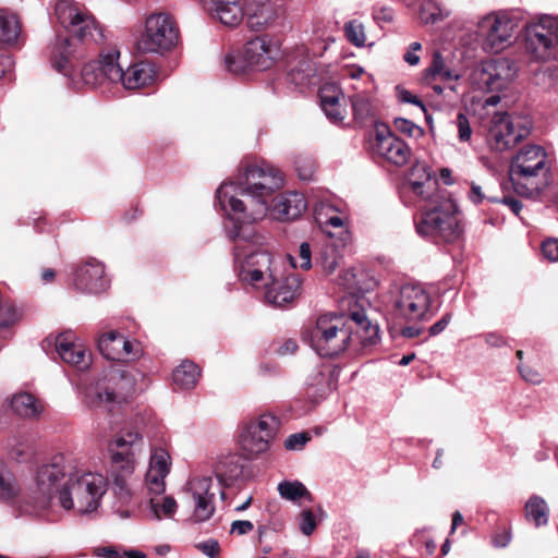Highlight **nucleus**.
Here are the masks:
<instances>
[{"instance_id":"obj_42","label":"nucleus","mask_w":558,"mask_h":558,"mask_svg":"<svg viewBox=\"0 0 558 558\" xmlns=\"http://www.w3.org/2000/svg\"><path fill=\"white\" fill-rule=\"evenodd\" d=\"M522 150H519L513 158L509 170V181L505 184V190L512 189L518 195L523 194V165L520 163Z\"/></svg>"},{"instance_id":"obj_32","label":"nucleus","mask_w":558,"mask_h":558,"mask_svg":"<svg viewBox=\"0 0 558 558\" xmlns=\"http://www.w3.org/2000/svg\"><path fill=\"white\" fill-rule=\"evenodd\" d=\"M11 409L20 417L36 420L43 414L45 404L35 395L26 391H20L13 395L11 399Z\"/></svg>"},{"instance_id":"obj_12","label":"nucleus","mask_w":558,"mask_h":558,"mask_svg":"<svg viewBox=\"0 0 558 558\" xmlns=\"http://www.w3.org/2000/svg\"><path fill=\"white\" fill-rule=\"evenodd\" d=\"M279 428L280 420L272 413H263L248 418L242 424L239 435L241 449L247 458H258L270 449Z\"/></svg>"},{"instance_id":"obj_26","label":"nucleus","mask_w":558,"mask_h":558,"mask_svg":"<svg viewBox=\"0 0 558 558\" xmlns=\"http://www.w3.org/2000/svg\"><path fill=\"white\" fill-rule=\"evenodd\" d=\"M56 351L63 362L78 369H85L90 365V353L82 344L75 342V335L71 331L57 337Z\"/></svg>"},{"instance_id":"obj_29","label":"nucleus","mask_w":558,"mask_h":558,"mask_svg":"<svg viewBox=\"0 0 558 558\" xmlns=\"http://www.w3.org/2000/svg\"><path fill=\"white\" fill-rule=\"evenodd\" d=\"M121 78L119 83L126 89H138L155 83L157 71L154 64L149 62H137L130 65L125 71L121 69Z\"/></svg>"},{"instance_id":"obj_1","label":"nucleus","mask_w":558,"mask_h":558,"mask_svg":"<svg viewBox=\"0 0 558 558\" xmlns=\"http://www.w3.org/2000/svg\"><path fill=\"white\" fill-rule=\"evenodd\" d=\"M283 186V175L276 167L263 163L250 166L238 182H225L217 190V201L227 215L225 230L234 243V263L239 279L265 290L267 303L280 307L300 293L301 280L294 275H281V263L267 251L246 253L248 246L262 245L264 238L254 223L263 219L276 191Z\"/></svg>"},{"instance_id":"obj_3","label":"nucleus","mask_w":558,"mask_h":558,"mask_svg":"<svg viewBox=\"0 0 558 558\" xmlns=\"http://www.w3.org/2000/svg\"><path fill=\"white\" fill-rule=\"evenodd\" d=\"M76 475V459L70 453H57L39 465L34 482L27 487L20 501L21 511L38 513L47 509L53 497L59 499V492Z\"/></svg>"},{"instance_id":"obj_43","label":"nucleus","mask_w":558,"mask_h":558,"mask_svg":"<svg viewBox=\"0 0 558 558\" xmlns=\"http://www.w3.org/2000/svg\"><path fill=\"white\" fill-rule=\"evenodd\" d=\"M149 507L155 519L160 520L162 515L171 517L177 511V501L171 496H165L160 500L150 498Z\"/></svg>"},{"instance_id":"obj_37","label":"nucleus","mask_w":558,"mask_h":558,"mask_svg":"<svg viewBox=\"0 0 558 558\" xmlns=\"http://www.w3.org/2000/svg\"><path fill=\"white\" fill-rule=\"evenodd\" d=\"M278 493L282 499L298 502L301 498L312 501L313 497L305 485L300 481H282L278 484Z\"/></svg>"},{"instance_id":"obj_13","label":"nucleus","mask_w":558,"mask_h":558,"mask_svg":"<svg viewBox=\"0 0 558 558\" xmlns=\"http://www.w3.org/2000/svg\"><path fill=\"white\" fill-rule=\"evenodd\" d=\"M553 182V161L545 148L525 144V199L543 201Z\"/></svg>"},{"instance_id":"obj_28","label":"nucleus","mask_w":558,"mask_h":558,"mask_svg":"<svg viewBox=\"0 0 558 558\" xmlns=\"http://www.w3.org/2000/svg\"><path fill=\"white\" fill-rule=\"evenodd\" d=\"M499 63L486 60L475 63L469 74V82L474 89L493 90L500 87Z\"/></svg>"},{"instance_id":"obj_20","label":"nucleus","mask_w":558,"mask_h":558,"mask_svg":"<svg viewBox=\"0 0 558 558\" xmlns=\"http://www.w3.org/2000/svg\"><path fill=\"white\" fill-rule=\"evenodd\" d=\"M347 327L351 329V344L355 350H366L378 344L380 330L364 311H354L347 317Z\"/></svg>"},{"instance_id":"obj_34","label":"nucleus","mask_w":558,"mask_h":558,"mask_svg":"<svg viewBox=\"0 0 558 558\" xmlns=\"http://www.w3.org/2000/svg\"><path fill=\"white\" fill-rule=\"evenodd\" d=\"M343 99L341 90L333 85L324 86L320 89V106L328 120L332 123L342 122L344 109L340 101Z\"/></svg>"},{"instance_id":"obj_40","label":"nucleus","mask_w":558,"mask_h":558,"mask_svg":"<svg viewBox=\"0 0 558 558\" xmlns=\"http://www.w3.org/2000/svg\"><path fill=\"white\" fill-rule=\"evenodd\" d=\"M20 35V24L15 15H0V41L11 44Z\"/></svg>"},{"instance_id":"obj_47","label":"nucleus","mask_w":558,"mask_h":558,"mask_svg":"<svg viewBox=\"0 0 558 558\" xmlns=\"http://www.w3.org/2000/svg\"><path fill=\"white\" fill-rule=\"evenodd\" d=\"M318 262L326 272H332L339 264V255L336 247L331 244L324 245L320 248Z\"/></svg>"},{"instance_id":"obj_31","label":"nucleus","mask_w":558,"mask_h":558,"mask_svg":"<svg viewBox=\"0 0 558 558\" xmlns=\"http://www.w3.org/2000/svg\"><path fill=\"white\" fill-rule=\"evenodd\" d=\"M314 218L324 231L330 233L328 228H342L347 217L338 204L320 199L314 205Z\"/></svg>"},{"instance_id":"obj_17","label":"nucleus","mask_w":558,"mask_h":558,"mask_svg":"<svg viewBox=\"0 0 558 558\" xmlns=\"http://www.w3.org/2000/svg\"><path fill=\"white\" fill-rule=\"evenodd\" d=\"M216 485L210 476L193 477L184 492L193 507L191 519L195 523L209 520L215 512Z\"/></svg>"},{"instance_id":"obj_30","label":"nucleus","mask_w":558,"mask_h":558,"mask_svg":"<svg viewBox=\"0 0 558 558\" xmlns=\"http://www.w3.org/2000/svg\"><path fill=\"white\" fill-rule=\"evenodd\" d=\"M243 51L253 69L266 70L274 64V49L265 37H255L247 41Z\"/></svg>"},{"instance_id":"obj_60","label":"nucleus","mask_w":558,"mask_h":558,"mask_svg":"<svg viewBox=\"0 0 558 558\" xmlns=\"http://www.w3.org/2000/svg\"><path fill=\"white\" fill-rule=\"evenodd\" d=\"M373 17L377 23H391L395 12L390 7H379L374 10Z\"/></svg>"},{"instance_id":"obj_52","label":"nucleus","mask_w":558,"mask_h":558,"mask_svg":"<svg viewBox=\"0 0 558 558\" xmlns=\"http://www.w3.org/2000/svg\"><path fill=\"white\" fill-rule=\"evenodd\" d=\"M311 440V436L306 432L295 433L287 437L284 448L289 451H300Z\"/></svg>"},{"instance_id":"obj_2","label":"nucleus","mask_w":558,"mask_h":558,"mask_svg":"<svg viewBox=\"0 0 558 558\" xmlns=\"http://www.w3.org/2000/svg\"><path fill=\"white\" fill-rule=\"evenodd\" d=\"M56 16L75 38H56L50 49L51 66L78 85L80 82L73 77L75 64L84 57L86 46L104 41V29L83 4L71 0H61L56 4Z\"/></svg>"},{"instance_id":"obj_63","label":"nucleus","mask_w":558,"mask_h":558,"mask_svg":"<svg viewBox=\"0 0 558 558\" xmlns=\"http://www.w3.org/2000/svg\"><path fill=\"white\" fill-rule=\"evenodd\" d=\"M399 98L403 102L416 105L421 107L423 110H425L423 101L416 95H413L411 92L407 89L400 90Z\"/></svg>"},{"instance_id":"obj_41","label":"nucleus","mask_w":558,"mask_h":558,"mask_svg":"<svg viewBox=\"0 0 558 558\" xmlns=\"http://www.w3.org/2000/svg\"><path fill=\"white\" fill-rule=\"evenodd\" d=\"M354 119L361 123L374 117V107L366 95L357 94L351 98Z\"/></svg>"},{"instance_id":"obj_44","label":"nucleus","mask_w":558,"mask_h":558,"mask_svg":"<svg viewBox=\"0 0 558 558\" xmlns=\"http://www.w3.org/2000/svg\"><path fill=\"white\" fill-rule=\"evenodd\" d=\"M343 31L347 39L355 47H364L366 43L365 28L362 22L357 20L349 21L344 24Z\"/></svg>"},{"instance_id":"obj_8","label":"nucleus","mask_w":558,"mask_h":558,"mask_svg":"<svg viewBox=\"0 0 558 558\" xmlns=\"http://www.w3.org/2000/svg\"><path fill=\"white\" fill-rule=\"evenodd\" d=\"M107 490L106 478L101 474L84 473L76 475L59 492V504L65 510H75L77 513H92L99 507L100 499Z\"/></svg>"},{"instance_id":"obj_51","label":"nucleus","mask_w":558,"mask_h":558,"mask_svg":"<svg viewBox=\"0 0 558 558\" xmlns=\"http://www.w3.org/2000/svg\"><path fill=\"white\" fill-rule=\"evenodd\" d=\"M317 526V520L311 509H304L299 515V527L303 535L310 536Z\"/></svg>"},{"instance_id":"obj_46","label":"nucleus","mask_w":558,"mask_h":558,"mask_svg":"<svg viewBox=\"0 0 558 558\" xmlns=\"http://www.w3.org/2000/svg\"><path fill=\"white\" fill-rule=\"evenodd\" d=\"M295 171L303 181H310L314 178L316 171L315 160L307 155H300L294 160Z\"/></svg>"},{"instance_id":"obj_21","label":"nucleus","mask_w":558,"mask_h":558,"mask_svg":"<svg viewBox=\"0 0 558 558\" xmlns=\"http://www.w3.org/2000/svg\"><path fill=\"white\" fill-rule=\"evenodd\" d=\"M523 138L521 129H517L507 112H498L492 119L488 130L490 146L498 151L513 148Z\"/></svg>"},{"instance_id":"obj_49","label":"nucleus","mask_w":558,"mask_h":558,"mask_svg":"<svg viewBox=\"0 0 558 558\" xmlns=\"http://www.w3.org/2000/svg\"><path fill=\"white\" fill-rule=\"evenodd\" d=\"M535 82L545 88L558 87V66L548 65L543 71H539L535 75Z\"/></svg>"},{"instance_id":"obj_27","label":"nucleus","mask_w":558,"mask_h":558,"mask_svg":"<svg viewBox=\"0 0 558 558\" xmlns=\"http://www.w3.org/2000/svg\"><path fill=\"white\" fill-rule=\"evenodd\" d=\"M204 10L226 26H236L243 20L240 0H203Z\"/></svg>"},{"instance_id":"obj_5","label":"nucleus","mask_w":558,"mask_h":558,"mask_svg":"<svg viewBox=\"0 0 558 558\" xmlns=\"http://www.w3.org/2000/svg\"><path fill=\"white\" fill-rule=\"evenodd\" d=\"M143 437L134 430L116 435L108 445L110 454L113 490L122 500L131 497L130 478L135 470V457L143 449Z\"/></svg>"},{"instance_id":"obj_64","label":"nucleus","mask_w":558,"mask_h":558,"mask_svg":"<svg viewBox=\"0 0 558 558\" xmlns=\"http://www.w3.org/2000/svg\"><path fill=\"white\" fill-rule=\"evenodd\" d=\"M493 545L495 547H506L509 542H510V534L508 531H502L500 533H496L494 536H493Z\"/></svg>"},{"instance_id":"obj_58","label":"nucleus","mask_w":558,"mask_h":558,"mask_svg":"<svg viewBox=\"0 0 558 558\" xmlns=\"http://www.w3.org/2000/svg\"><path fill=\"white\" fill-rule=\"evenodd\" d=\"M204 555L209 558H217L219 554V543L216 539H208L196 545Z\"/></svg>"},{"instance_id":"obj_19","label":"nucleus","mask_w":558,"mask_h":558,"mask_svg":"<svg viewBox=\"0 0 558 558\" xmlns=\"http://www.w3.org/2000/svg\"><path fill=\"white\" fill-rule=\"evenodd\" d=\"M372 149L378 157L398 167L404 166L412 155L408 144L385 125L376 128Z\"/></svg>"},{"instance_id":"obj_15","label":"nucleus","mask_w":558,"mask_h":558,"mask_svg":"<svg viewBox=\"0 0 558 558\" xmlns=\"http://www.w3.org/2000/svg\"><path fill=\"white\" fill-rule=\"evenodd\" d=\"M515 23L506 13H489L477 24V35L482 48L489 53H498L512 44Z\"/></svg>"},{"instance_id":"obj_35","label":"nucleus","mask_w":558,"mask_h":558,"mask_svg":"<svg viewBox=\"0 0 558 558\" xmlns=\"http://www.w3.org/2000/svg\"><path fill=\"white\" fill-rule=\"evenodd\" d=\"M550 509L546 500L539 496H531L525 502V520L536 529L546 526L549 521Z\"/></svg>"},{"instance_id":"obj_18","label":"nucleus","mask_w":558,"mask_h":558,"mask_svg":"<svg viewBox=\"0 0 558 558\" xmlns=\"http://www.w3.org/2000/svg\"><path fill=\"white\" fill-rule=\"evenodd\" d=\"M98 349L107 359L121 362H134L143 355L142 344L126 339L117 330L104 332L98 338Z\"/></svg>"},{"instance_id":"obj_7","label":"nucleus","mask_w":558,"mask_h":558,"mask_svg":"<svg viewBox=\"0 0 558 558\" xmlns=\"http://www.w3.org/2000/svg\"><path fill=\"white\" fill-rule=\"evenodd\" d=\"M304 339L318 355L332 357L350 347L351 329L343 315L324 314L304 333Z\"/></svg>"},{"instance_id":"obj_22","label":"nucleus","mask_w":558,"mask_h":558,"mask_svg":"<svg viewBox=\"0 0 558 558\" xmlns=\"http://www.w3.org/2000/svg\"><path fill=\"white\" fill-rule=\"evenodd\" d=\"M75 287L86 293L98 294L109 286V279L105 274V266L95 258L87 259L78 266L74 274Z\"/></svg>"},{"instance_id":"obj_59","label":"nucleus","mask_w":558,"mask_h":558,"mask_svg":"<svg viewBox=\"0 0 558 558\" xmlns=\"http://www.w3.org/2000/svg\"><path fill=\"white\" fill-rule=\"evenodd\" d=\"M311 256H312V252H311L310 244L306 242L302 243L299 247V259H300L299 266L302 269L307 270L312 267Z\"/></svg>"},{"instance_id":"obj_14","label":"nucleus","mask_w":558,"mask_h":558,"mask_svg":"<svg viewBox=\"0 0 558 558\" xmlns=\"http://www.w3.org/2000/svg\"><path fill=\"white\" fill-rule=\"evenodd\" d=\"M390 304L395 318L416 322L430 313L432 299L422 286L408 283L391 292Z\"/></svg>"},{"instance_id":"obj_54","label":"nucleus","mask_w":558,"mask_h":558,"mask_svg":"<svg viewBox=\"0 0 558 558\" xmlns=\"http://www.w3.org/2000/svg\"><path fill=\"white\" fill-rule=\"evenodd\" d=\"M542 253L549 262H558V239H547L542 244Z\"/></svg>"},{"instance_id":"obj_38","label":"nucleus","mask_w":558,"mask_h":558,"mask_svg":"<svg viewBox=\"0 0 558 558\" xmlns=\"http://www.w3.org/2000/svg\"><path fill=\"white\" fill-rule=\"evenodd\" d=\"M21 494V487L14 474L5 468L0 469V501L11 502Z\"/></svg>"},{"instance_id":"obj_56","label":"nucleus","mask_w":558,"mask_h":558,"mask_svg":"<svg viewBox=\"0 0 558 558\" xmlns=\"http://www.w3.org/2000/svg\"><path fill=\"white\" fill-rule=\"evenodd\" d=\"M395 125L398 131H400L401 133L408 134L409 136H414L416 134L422 133L421 128H418L413 122H411L407 119H402V118L396 119Z\"/></svg>"},{"instance_id":"obj_50","label":"nucleus","mask_w":558,"mask_h":558,"mask_svg":"<svg viewBox=\"0 0 558 558\" xmlns=\"http://www.w3.org/2000/svg\"><path fill=\"white\" fill-rule=\"evenodd\" d=\"M167 475L168 474L148 470L146 473L147 490L156 496L163 494L166 489L165 478Z\"/></svg>"},{"instance_id":"obj_23","label":"nucleus","mask_w":558,"mask_h":558,"mask_svg":"<svg viewBox=\"0 0 558 558\" xmlns=\"http://www.w3.org/2000/svg\"><path fill=\"white\" fill-rule=\"evenodd\" d=\"M243 19L250 29L262 32L276 24L279 8L270 0H246L243 5Z\"/></svg>"},{"instance_id":"obj_10","label":"nucleus","mask_w":558,"mask_h":558,"mask_svg":"<svg viewBox=\"0 0 558 558\" xmlns=\"http://www.w3.org/2000/svg\"><path fill=\"white\" fill-rule=\"evenodd\" d=\"M525 58L558 61V16L543 14L525 24Z\"/></svg>"},{"instance_id":"obj_53","label":"nucleus","mask_w":558,"mask_h":558,"mask_svg":"<svg viewBox=\"0 0 558 558\" xmlns=\"http://www.w3.org/2000/svg\"><path fill=\"white\" fill-rule=\"evenodd\" d=\"M458 136L461 142H469L472 136V128L469 119L462 112L457 116Z\"/></svg>"},{"instance_id":"obj_24","label":"nucleus","mask_w":558,"mask_h":558,"mask_svg":"<svg viewBox=\"0 0 558 558\" xmlns=\"http://www.w3.org/2000/svg\"><path fill=\"white\" fill-rule=\"evenodd\" d=\"M411 191L428 203V208L438 205L440 198H448L445 190L438 189V183L432 178V173L425 166L416 165L411 170Z\"/></svg>"},{"instance_id":"obj_39","label":"nucleus","mask_w":558,"mask_h":558,"mask_svg":"<svg viewBox=\"0 0 558 558\" xmlns=\"http://www.w3.org/2000/svg\"><path fill=\"white\" fill-rule=\"evenodd\" d=\"M22 307L15 305L10 300L0 301V328H9L23 319Z\"/></svg>"},{"instance_id":"obj_33","label":"nucleus","mask_w":558,"mask_h":558,"mask_svg":"<svg viewBox=\"0 0 558 558\" xmlns=\"http://www.w3.org/2000/svg\"><path fill=\"white\" fill-rule=\"evenodd\" d=\"M307 204L303 194L290 192L280 197L274 207L275 215L280 220H293L299 218L305 210Z\"/></svg>"},{"instance_id":"obj_36","label":"nucleus","mask_w":558,"mask_h":558,"mask_svg":"<svg viewBox=\"0 0 558 558\" xmlns=\"http://www.w3.org/2000/svg\"><path fill=\"white\" fill-rule=\"evenodd\" d=\"M201 375V371L196 364L191 361H183L172 374L174 385L181 389L193 388Z\"/></svg>"},{"instance_id":"obj_62","label":"nucleus","mask_w":558,"mask_h":558,"mask_svg":"<svg viewBox=\"0 0 558 558\" xmlns=\"http://www.w3.org/2000/svg\"><path fill=\"white\" fill-rule=\"evenodd\" d=\"M451 320V314L447 313L441 319L429 327V335L437 336L446 329Z\"/></svg>"},{"instance_id":"obj_61","label":"nucleus","mask_w":558,"mask_h":558,"mask_svg":"<svg viewBox=\"0 0 558 558\" xmlns=\"http://www.w3.org/2000/svg\"><path fill=\"white\" fill-rule=\"evenodd\" d=\"M254 530V524L248 520H238L232 522L230 532L236 535H245Z\"/></svg>"},{"instance_id":"obj_45","label":"nucleus","mask_w":558,"mask_h":558,"mask_svg":"<svg viewBox=\"0 0 558 558\" xmlns=\"http://www.w3.org/2000/svg\"><path fill=\"white\" fill-rule=\"evenodd\" d=\"M243 52H231L226 56L225 62L229 72L234 74H244L247 70L253 69Z\"/></svg>"},{"instance_id":"obj_6","label":"nucleus","mask_w":558,"mask_h":558,"mask_svg":"<svg viewBox=\"0 0 558 558\" xmlns=\"http://www.w3.org/2000/svg\"><path fill=\"white\" fill-rule=\"evenodd\" d=\"M415 230L422 238L448 243L457 241L463 230L456 202L450 197L440 198L438 205L424 208L415 220Z\"/></svg>"},{"instance_id":"obj_4","label":"nucleus","mask_w":558,"mask_h":558,"mask_svg":"<svg viewBox=\"0 0 558 558\" xmlns=\"http://www.w3.org/2000/svg\"><path fill=\"white\" fill-rule=\"evenodd\" d=\"M143 437L134 430L116 435L108 445L110 454L113 490L122 500L131 497L130 478L135 470V457L143 449Z\"/></svg>"},{"instance_id":"obj_25","label":"nucleus","mask_w":558,"mask_h":558,"mask_svg":"<svg viewBox=\"0 0 558 558\" xmlns=\"http://www.w3.org/2000/svg\"><path fill=\"white\" fill-rule=\"evenodd\" d=\"M462 68L456 60L454 53L442 54L439 51L433 53L432 62L425 70L424 80L427 83L433 81H459L462 77Z\"/></svg>"},{"instance_id":"obj_48","label":"nucleus","mask_w":558,"mask_h":558,"mask_svg":"<svg viewBox=\"0 0 558 558\" xmlns=\"http://www.w3.org/2000/svg\"><path fill=\"white\" fill-rule=\"evenodd\" d=\"M170 464L171 462L169 453L162 448H156L150 456L148 470L169 474Z\"/></svg>"},{"instance_id":"obj_11","label":"nucleus","mask_w":558,"mask_h":558,"mask_svg":"<svg viewBox=\"0 0 558 558\" xmlns=\"http://www.w3.org/2000/svg\"><path fill=\"white\" fill-rule=\"evenodd\" d=\"M140 377L142 378L143 374L138 371L111 369L88 395V402L93 407L112 411L114 404L126 402L135 392Z\"/></svg>"},{"instance_id":"obj_55","label":"nucleus","mask_w":558,"mask_h":558,"mask_svg":"<svg viewBox=\"0 0 558 558\" xmlns=\"http://www.w3.org/2000/svg\"><path fill=\"white\" fill-rule=\"evenodd\" d=\"M9 456L16 462H22L27 457V446L23 442L14 440V444L8 445Z\"/></svg>"},{"instance_id":"obj_9","label":"nucleus","mask_w":558,"mask_h":558,"mask_svg":"<svg viewBox=\"0 0 558 558\" xmlns=\"http://www.w3.org/2000/svg\"><path fill=\"white\" fill-rule=\"evenodd\" d=\"M179 41L180 28L173 15L158 11L145 17L137 46L145 53L165 54L172 51Z\"/></svg>"},{"instance_id":"obj_16","label":"nucleus","mask_w":558,"mask_h":558,"mask_svg":"<svg viewBox=\"0 0 558 558\" xmlns=\"http://www.w3.org/2000/svg\"><path fill=\"white\" fill-rule=\"evenodd\" d=\"M119 57L120 51L110 48L107 51H101L98 59L85 63L80 72L82 84L95 87L107 82L119 83V78L122 77Z\"/></svg>"},{"instance_id":"obj_57","label":"nucleus","mask_w":558,"mask_h":558,"mask_svg":"<svg viewBox=\"0 0 558 558\" xmlns=\"http://www.w3.org/2000/svg\"><path fill=\"white\" fill-rule=\"evenodd\" d=\"M421 49H422V45L418 41H414V43L410 44L408 50L403 54V60L412 66L417 65L421 60L417 52Z\"/></svg>"}]
</instances>
